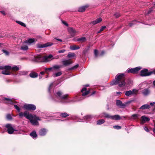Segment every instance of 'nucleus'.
Here are the masks:
<instances>
[{"mask_svg": "<svg viewBox=\"0 0 155 155\" xmlns=\"http://www.w3.org/2000/svg\"><path fill=\"white\" fill-rule=\"evenodd\" d=\"M20 117L21 118L24 116L27 119L30 120V122L33 125H38V120H40L39 117H37L36 115H33L30 114L27 111H25L24 113L21 112L19 114Z\"/></svg>", "mask_w": 155, "mask_h": 155, "instance_id": "1", "label": "nucleus"}, {"mask_svg": "<svg viewBox=\"0 0 155 155\" xmlns=\"http://www.w3.org/2000/svg\"><path fill=\"white\" fill-rule=\"evenodd\" d=\"M125 78L124 74L123 73L118 74L115 77V80H113L110 84L111 86L114 85L118 84L120 87L125 86Z\"/></svg>", "mask_w": 155, "mask_h": 155, "instance_id": "2", "label": "nucleus"}, {"mask_svg": "<svg viewBox=\"0 0 155 155\" xmlns=\"http://www.w3.org/2000/svg\"><path fill=\"white\" fill-rule=\"evenodd\" d=\"M53 56L49 54L48 56H43L41 55H38L35 56L33 60L37 62H48L51 60V58Z\"/></svg>", "mask_w": 155, "mask_h": 155, "instance_id": "3", "label": "nucleus"}, {"mask_svg": "<svg viewBox=\"0 0 155 155\" xmlns=\"http://www.w3.org/2000/svg\"><path fill=\"white\" fill-rule=\"evenodd\" d=\"M56 95L61 100L60 101L62 103H67L69 102L68 94H64L61 91H59L56 93Z\"/></svg>", "mask_w": 155, "mask_h": 155, "instance_id": "4", "label": "nucleus"}, {"mask_svg": "<svg viewBox=\"0 0 155 155\" xmlns=\"http://www.w3.org/2000/svg\"><path fill=\"white\" fill-rule=\"evenodd\" d=\"M11 66L8 65L0 66V69L2 70V73L3 74L9 75L11 74L9 70L11 69Z\"/></svg>", "mask_w": 155, "mask_h": 155, "instance_id": "5", "label": "nucleus"}, {"mask_svg": "<svg viewBox=\"0 0 155 155\" xmlns=\"http://www.w3.org/2000/svg\"><path fill=\"white\" fill-rule=\"evenodd\" d=\"M5 126L7 129V132L9 134H13L15 131L17 130L13 128L12 125L11 124H7Z\"/></svg>", "mask_w": 155, "mask_h": 155, "instance_id": "6", "label": "nucleus"}, {"mask_svg": "<svg viewBox=\"0 0 155 155\" xmlns=\"http://www.w3.org/2000/svg\"><path fill=\"white\" fill-rule=\"evenodd\" d=\"M141 69V68L140 67H137L134 68H129L127 70L126 72L129 73L136 74Z\"/></svg>", "mask_w": 155, "mask_h": 155, "instance_id": "7", "label": "nucleus"}, {"mask_svg": "<svg viewBox=\"0 0 155 155\" xmlns=\"http://www.w3.org/2000/svg\"><path fill=\"white\" fill-rule=\"evenodd\" d=\"M90 91H86V88L84 87L81 90V92L82 93V96L80 98V99L78 100V101H80L83 99L84 98V96L87 95L90 93Z\"/></svg>", "mask_w": 155, "mask_h": 155, "instance_id": "8", "label": "nucleus"}, {"mask_svg": "<svg viewBox=\"0 0 155 155\" xmlns=\"http://www.w3.org/2000/svg\"><path fill=\"white\" fill-rule=\"evenodd\" d=\"M153 74L152 71L148 72L147 69L142 70L140 72V75L142 77L149 76Z\"/></svg>", "mask_w": 155, "mask_h": 155, "instance_id": "9", "label": "nucleus"}, {"mask_svg": "<svg viewBox=\"0 0 155 155\" xmlns=\"http://www.w3.org/2000/svg\"><path fill=\"white\" fill-rule=\"evenodd\" d=\"M24 107L25 109L28 110H34L36 108L35 105L31 104H25Z\"/></svg>", "mask_w": 155, "mask_h": 155, "instance_id": "10", "label": "nucleus"}, {"mask_svg": "<svg viewBox=\"0 0 155 155\" xmlns=\"http://www.w3.org/2000/svg\"><path fill=\"white\" fill-rule=\"evenodd\" d=\"M3 101L5 103L13 104L12 100L9 98H4L2 96H0V101Z\"/></svg>", "mask_w": 155, "mask_h": 155, "instance_id": "11", "label": "nucleus"}, {"mask_svg": "<svg viewBox=\"0 0 155 155\" xmlns=\"http://www.w3.org/2000/svg\"><path fill=\"white\" fill-rule=\"evenodd\" d=\"M53 44V43L50 42H48L45 44H38L37 45L38 48H44L47 47L48 46H51Z\"/></svg>", "mask_w": 155, "mask_h": 155, "instance_id": "12", "label": "nucleus"}, {"mask_svg": "<svg viewBox=\"0 0 155 155\" xmlns=\"http://www.w3.org/2000/svg\"><path fill=\"white\" fill-rule=\"evenodd\" d=\"M63 65L64 66H67L69 65L72 63V61L70 59L64 60L62 61Z\"/></svg>", "mask_w": 155, "mask_h": 155, "instance_id": "13", "label": "nucleus"}, {"mask_svg": "<svg viewBox=\"0 0 155 155\" xmlns=\"http://www.w3.org/2000/svg\"><path fill=\"white\" fill-rule=\"evenodd\" d=\"M68 31L72 37L75 36V34L78 32L75 29L71 27L68 28Z\"/></svg>", "mask_w": 155, "mask_h": 155, "instance_id": "14", "label": "nucleus"}, {"mask_svg": "<svg viewBox=\"0 0 155 155\" xmlns=\"http://www.w3.org/2000/svg\"><path fill=\"white\" fill-rule=\"evenodd\" d=\"M116 103L117 105L120 108H124L125 107V104L122 103L120 100H116Z\"/></svg>", "mask_w": 155, "mask_h": 155, "instance_id": "15", "label": "nucleus"}, {"mask_svg": "<svg viewBox=\"0 0 155 155\" xmlns=\"http://www.w3.org/2000/svg\"><path fill=\"white\" fill-rule=\"evenodd\" d=\"M47 131L48 130L45 129H41L39 131V134L41 136H44L45 135Z\"/></svg>", "mask_w": 155, "mask_h": 155, "instance_id": "16", "label": "nucleus"}, {"mask_svg": "<svg viewBox=\"0 0 155 155\" xmlns=\"http://www.w3.org/2000/svg\"><path fill=\"white\" fill-rule=\"evenodd\" d=\"M102 21V19L100 18H97L96 20L93 21L90 23V24L92 25H95L98 23Z\"/></svg>", "mask_w": 155, "mask_h": 155, "instance_id": "17", "label": "nucleus"}, {"mask_svg": "<svg viewBox=\"0 0 155 155\" xmlns=\"http://www.w3.org/2000/svg\"><path fill=\"white\" fill-rule=\"evenodd\" d=\"M29 76L32 78H36L38 76V74L35 72H32L29 74Z\"/></svg>", "mask_w": 155, "mask_h": 155, "instance_id": "18", "label": "nucleus"}, {"mask_svg": "<svg viewBox=\"0 0 155 155\" xmlns=\"http://www.w3.org/2000/svg\"><path fill=\"white\" fill-rule=\"evenodd\" d=\"M142 92L144 95L147 96L149 94L150 91L149 89L146 88L143 90L142 91Z\"/></svg>", "mask_w": 155, "mask_h": 155, "instance_id": "19", "label": "nucleus"}, {"mask_svg": "<svg viewBox=\"0 0 155 155\" xmlns=\"http://www.w3.org/2000/svg\"><path fill=\"white\" fill-rule=\"evenodd\" d=\"M88 7V5H86L80 7L78 8V11L79 12H84L85 11L86 9Z\"/></svg>", "mask_w": 155, "mask_h": 155, "instance_id": "20", "label": "nucleus"}, {"mask_svg": "<svg viewBox=\"0 0 155 155\" xmlns=\"http://www.w3.org/2000/svg\"><path fill=\"white\" fill-rule=\"evenodd\" d=\"M93 118V116L91 115H89L85 116L84 117V119L85 121L88 122L90 121Z\"/></svg>", "mask_w": 155, "mask_h": 155, "instance_id": "21", "label": "nucleus"}, {"mask_svg": "<svg viewBox=\"0 0 155 155\" xmlns=\"http://www.w3.org/2000/svg\"><path fill=\"white\" fill-rule=\"evenodd\" d=\"M121 118L120 116L118 115L112 116V117H111V119L113 120H120Z\"/></svg>", "mask_w": 155, "mask_h": 155, "instance_id": "22", "label": "nucleus"}, {"mask_svg": "<svg viewBox=\"0 0 155 155\" xmlns=\"http://www.w3.org/2000/svg\"><path fill=\"white\" fill-rule=\"evenodd\" d=\"M150 119L144 116H142L141 117V120L144 123L145 122L148 121Z\"/></svg>", "mask_w": 155, "mask_h": 155, "instance_id": "23", "label": "nucleus"}, {"mask_svg": "<svg viewBox=\"0 0 155 155\" xmlns=\"http://www.w3.org/2000/svg\"><path fill=\"white\" fill-rule=\"evenodd\" d=\"M135 90L133 89L132 91H126L125 94L127 96H129L131 94H133L134 93Z\"/></svg>", "mask_w": 155, "mask_h": 155, "instance_id": "24", "label": "nucleus"}, {"mask_svg": "<svg viewBox=\"0 0 155 155\" xmlns=\"http://www.w3.org/2000/svg\"><path fill=\"white\" fill-rule=\"evenodd\" d=\"M150 108V106L148 104H144L141 106L140 109L144 110L145 109H149Z\"/></svg>", "mask_w": 155, "mask_h": 155, "instance_id": "25", "label": "nucleus"}, {"mask_svg": "<svg viewBox=\"0 0 155 155\" xmlns=\"http://www.w3.org/2000/svg\"><path fill=\"white\" fill-rule=\"evenodd\" d=\"M35 41V39L34 38H30L28 40H26L25 41V43L31 44Z\"/></svg>", "mask_w": 155, "mask_h": 155, "instance_id": "26", "label": "nucleus"}, {"mask_svg": "<svg viewBox=\"0 0 155 155\" xmlns=\"http://www.w3.org/2000/svg\"><path fill=\"white\" fill-rule=\"evenodd\" d=\"M79 46H77L76 45H74L70 46V49L72 50H74L77 49H78L80 48Z\"/></svg>", "mask_w": 155, "mask_h": 155, "instance_id": "27", "label": "nucleus"}, {"mask_svg": "<svg viewBox=\"0 0 155 155\" xmlns=\"http://www.w3.org/2000/svg\"><path fill=\"white\" fill-rule=\"evenodd\" d=\"M75 56V54L74 53L69 52L67 57L68 58H71Z\"/></svg>", "mask_w": 155, "mask_h": 155, "instance_id": "28", "label": "nucleus"}, {"mask_svg": "<svg viewBox=\"0 0 155 155\" xmlns=\"http://www.w3.org/2000/svg\"><path fill=\"white\" fill-rule=\"evenodd\" d=\"M86 40V39L85 37H81L77 39V41H80L81 42H83L85 41Z\"/></svg>", "mask_w": 155, "mask_h": 155, "instance_id": "29", "label": "nucleus"}, {"mask_svg": "<svg viewBox=\"0 0 155 155\" xmlns=\"http://www.w3.org/2000/svg\"><path fill=\"white\" fill-rule=\"evenodd\" d=\"M140 116V115L138 114H133L131 116V119L133 120H136L138 119Z\"/></svg>", "mask_w": 155, "mask_h": 155, "instance_id": "30", "label": "nucleus"}, {"mask_svg": "<svg viewBox=\"0 0 155 155\" xmlns=\"http://www.w3.org/2000/svg\"><path fill=\"white\" fill-rule=\"evenodd\" d=\"M105 120L104 119H100L97 121V125H101L104 123Z\"/></svg>", "mask_w": 155, "mask_h": 155, "instance_id": "31", "label": "nucleus"}, {"mask_svg": "<svg viewBox=\"0 0 155 155\" xmlns=\"http://www.w3.org/2000/svg\"><path fill=\"white\" fill-rule=\"evenodd\" d=\"M30 136L33 138H36L37 137V134L35 131L32 132L30 134Z\"/></svg>", "mask_w": 155, "mask_h": 155, "instance_id": "32", "label": "nucleus"}, {"mask_svg": "<svg viewBox=\"0 0 155 155\" xmlns=\"http://www.w3.org/2000/svg\"><path fill=\"white\" fill-rule=\"evenodd\" d=\"M103 114L104 115V117H105L107 118H110L111 119V117H112V116L110 115L109 114H107L105 113H104ZM104 116H102L101 117H103Z\"/></svg>", "mask_w": 155, "mask_h": 155, "instance_id": "33", "label": "nucleus"}, {"mask_svg": "<svg viewBox=\"0 0 155 155\" xmlns=\"http://www.w3.org/2000/svg\"><path fill=\"white\" fill-rule=\"evenodd\" d=\"M62 74V73L61 72H59L53 74V76L55 78L57 77L60 76Z\"/></svg>", "mask_w": 155, "mask_h": 155, "instance_id": "34", "label": "nucleus"}, {"mask_svg": "<svg viewBox=\"0 0 155 155\" xmlns=\"http://www.w3.org/2000/svg\"><path fill=\"white\" fill-rule=\"evenodd\" d=\"M11 69H12V70L14 71H18L19 69V66H14L13 67H12Z\"/></svg>", "mask_w": 155, "mask_h": 155, "instance_id": "35", "label": "nucleus"}, {"mask_svg": "<svg viewBox=\"0 0 155 155\" xmlns=\"http://www.w3.org/2000/svg\"><path fill=\"white\" fill-rule=\"evenodd\" d=\"M21 49L25 51L28 49V48L26 45H23L21 46Z\"/></svg>", "mask_w": 155, "mask_h": 155, "instance_id": "36", "label": "nucleus"}, {"mask_svg": "<svg viewBox=\"0 0 155 155\" xmlns=\"http://www.w3.org/2000/svg\"><path fill=\"white\" fill-rule=\"evenodd\" d=\"M60 116L61 117H66L69 116V114H67L66 113H61L60 114Z\"/></svg>", "mask_w": 155, "mask_h": 155, "instance_id": "37", "label": "nucleus"}, {"mask_svg": "<svg viewBox=\"0 0 155 155\" xmlns=\"http://www.w3.org/2000/svg\"><path fill=\"white\" fill-rule=\"evenodd\" d=\"M62 67L61 65H55L53 66V69L58 70Z\"/></svg>", "mask_w": 155, "mask_h": 155, "instance_id": "38", "label": "nucleus"}, {"mask_svg": "<svg viewBox=\"0 0 155 155\" xmlns=\"http://www.w3.org/2000/svg\"><path fill=\"white\" fill-rule=\"evenodd\" d=\"M79 66V65L78 64H77L75 66L69 68L68 69V70H74V69L77 68Z\"/></svg>", "mask_w": 155, "mask_h": 155, "instance_id": "39", "label": "nucleus"}, {"mask_svg": "<svg viewBox=\"0 0 155 155\" xmlns=\"http://www.w3.org/2000/svg\"><path fill=\"white\" fill-rule=\"evenodd\" d=\"M16 22L22 26H23V27L26 26L25 24L21 21H16Z\"/></svg>", "mask_w": 155, "mask_h": 155, "instance_id": "40", "label": "nucleus"}, {"mask_svg": "<svg viewBox=\"0 0 155 155\" xmlns=\"http://www.w3.org/2000/svg\"><path fill=\"white\" fill-rule=\"evenodd\" d=\"M6 118L8 120H11L12 119V116L10 114H7L6 116Z\"/></svg>", "mask_w": 155, "mask_h": 155, "instance_id": "41", "label": "nucleus"}, {"mask_svg": "<svg viewBox=\"0 0 155 155\" xmlns=\"http://www.w3.org/2000/svg\"><path fill=\"white\" fill-rule=\"evenodd\" d=\"M138 22L136 21H134L130 23L129 24V25L130 27H131L133 25L136 24L137 22Z\"/></svg>", "mask_w": 155, "mask_h": 155, "instance_id": "42", "label": "nucleus"}, {"mask_svg": "<svg viewBox=\"0 0 155 155\" xmlns=\"http://www.w3.org/2000/svg\"><path fill=\"white\" fill-rule=\"evenodd\" d=\"M53 70V67L48 68H45V71L47 73L48 71H52Z\"/></svg>", "mask_w": 155, "mask_h": 155, "instance_id": "43", "label": "nucleus"}, {"mask_svg": "<svg viewBox=\"0 0 155 155\" xmlns=\"http://www.w3.org/2000/svg\"><path fill=\"white\" fill-rule=\"evenodd\" d=\"M113 127L114 128L117 130L120 129L121 128V126L118 125H114L113 126Z\"/></svg>", "mask_w": 155, "mask_h": 155, "instance_id": "44", "label": "nucleus"}, {"mask_svg": "<svg viewBox=\"0 0 155 155\" xmlns=\"http://www.w3.org/2000/svg\"><path fill=\"white\" fill-rule=\"evenodd\" d=\"M14 107L16 109L18 112H19L20 110V108L17 105H14Z\"/></svg>", "mask_w": 155, "mask_h": 155, "instance_id": "45", "label": "nucleus"}, {"mask_svg": "<svg viewBox=\"0 0 155 155\" xmlns=\"http://www.w3.org/2000/svg\"><path fill=\"white\" fill-rule=\"evenodd\" d=\"M152 8H151L149 9V11H148V12H145V14L146 15L149 14L152 12Z\"/></svg>", "mask_w": 155, "mask_h": 155, "instance_id": "46", "label": "nucleus"}, {"mask_svg": "<svg viewBox=\"0 0 155 155\" xmlns=\"http://www.w3.org/2000/svg\"><path fill=\"white\" fill-rule=\"evenodd\" d=\"M27 73V72L26 71H21L20 72V74L21 75H25Z\"/></svg>", "mask_w": 155, "mask_h": 155, "instance_id": "47", "label": "nucleus"}, {"mask_svg": "<svg viewBox=\"0 0 155 155\" xmlns=\"http://www.w3.org/2000/svg\"><path fill=\"white\" fill-rule=\"evenodd\" d=\"M98 51L96 50L95 49L94 50V54L95 57H97L98 56Z\"/></svg>", "mask_w": 155, "mask_h": 155, "instance_id": "48", "label": "nucleus"}, {"mask_svg": "<svg viewBox=\"0 0 155 155\" xmlns=\"http://www.w3.org/2000/svg\"><path fill=\"white\" fill-rule=\"evenodd\" d=\"M114 15L116 18H117L120 16V15L119 13L117 12L114 14Z\"/></svg>", "mask_w": 155, "mask_h": 155, "instance_id": "49", "label": "nucleus"}, {"mask_svg": "<svg viewBox=\"0 0 155 155\" xmlns=\"http://www.w3.org/2000/svg\"><path fill=\"white\" fill-rule=\"evenodd\" d=\"M2 51L3 53H5V54L6 55H8L9 54V52L5 50H3Z\"/></svg>", "mask_w": 155, "mask_h": 155, "instance_id": "50", "label": "nucleus"}, {"mask_svg": "<svg viewBox=\"0 0 155 155\" xmlns=\"http://www.w3.org/2000/svg\"><path fill=\"white\" fill-rule=\"evenodd\" d=\"M66 51V50L65 49H62V50H59L58 51V53H61L64 52Z\"/></svg>", "mask_w": 155, "mask_h": 155, "instance_id": "51", "label": "nucleus"}, {"mask_svg": "<svg viewBox=\"0 0 155 155\" xmlns=\"http://www.w3.org/2000/svg\"><path fill=\"white\" fill-rule=\"evenodd\" d=\"M53 83H52L50 84L49 87V88H48L49 92H50V90L51 89V87H53Z\"/></svg>", "mask_w": 155, "mask_h": 155, "instance_id": "52", "label": "nucleus"}, {"mask_svg": "<svg viewBox=\"0 0 155 155\" xmlns=\"http://www.w3.org/2000/svg\"><path fill=\"white\" fill-rule=\"evenodd\" d=\"M150 104L151 106L153 107L155 109V102H151L150 103Z\"/></svg>", "mask_w": 155, "mask_h": 155, "instance_id": "53", "label": "nucleus"}, {"mask_svg": "<svg viewBox=\"0 0 155 155\" xmlns=\"http://www.w3.org/2000/svg\"><path fill=\"white\" fill-rule=\"evenodd\" d=\"M132 101H127L125 103V104H125V107L127 105H128Z\"/></svg>", "mask_w": 155, "mask_h": 155, "instance_id": "54", "label": "nucleus"}, {"mask_svg": "<svg viewBox=\"0 0 155 155\" xmlns=\"http://www.w3.org/2000/svg\"><path fill=\"white\" fill-rule=\"evenodd\" d=\"M106 26H103L101 27L100 29L101 30V31H102L104 30Z\"/></svg>", "mask_w": 155, "mask_h": 155, "instance_id": "55", "label": "nucleus"}, {"mask_svg": "<svg viewBox=\"0 0 155 155\" xmlns=\"http://www.w3.org/2000/svg\"><path fill=\"white\" fill-rule=\"evenodd\" d=\"M121 94V92H116V94L115 95L116 96H118V95H120Z\"/></svg>", "mask_w": 155, "mask_h": 155, "instance_id": "56", "label": "nucleus"}, {"mask_svg": "<svg viewBox=\"0 0 155 155\" xmlns=\"http://www.w3.org/2000/svg\"><path fill=\"white\" fill-rule=\"evenodd\" d=\"M62 23L66 26H68V25L67 23H66L65 21H62Z\"/></svg>", "mask_w": 155, "mask_h": 155, "instance_id": "57", "label": "nucleus"}, {"mask_svg": "<svg viewBox=\"0 0 155 155\" xmlns=\"http://www.w3.org/2000/svg\"><path fill=\"white\" fill-rule=\"evenodd\" d=\"M144 129L147 132H149V130L148 128L147 127H144Z\"/></svg>", "mask_w": 155, "mask_h": 155, "instance_id": "58", "label": "nucleus"}, {"mask_svg": "<svg viewBox=\"0 0 155 155\" xmlns=\"http://www.w3.org/2000/svg\"><path fill=\"white\" fill-rule=\"evenodd\" d=\"M0 12L3 15H5V12L4 11H0Z\"/></svg>", "mask_w": 155, "mask_h": 155, "instance_id": "59", "label": "nucleus"}, {"mask_svg": "<svg viewBox=\"0 0 155 155\" xmlns=\"http://www.w3.org/2000/svg\"><path fill=\"white\" fill-rule=\"evenodd\" d=\"M55 39L57 40H58V41H60V42H62V40L61 39H59V38H55Z\"/></svg>", "mask_w": 155, "mask_h": 155, "instance_id": "60", "label": "nucleus"}, {"mask_svg": "<svg viewBox=\"0 0 155 155\" xmlns=\"http://www.w3.org/2000/svg\"><path fill=\"white\" fill-rule=\"evenodd\" d=\"M104 53V51H101V54H100V55L102 56L103 55Z\"/></svg>", "mask_w": 155, "mask_h": 155, "instance_id": "61", "label": "nucleus"}, {"mask_svg": "<svg viewBox=\"0 0 155 155\" xmlns=\"http://www.w3.org/2000/svg\"><path fill=\"white\" fill-rule=\"evenodd\" d=\"M5 36V35H4V34H3V35L2 34H0V38H2L3 37Z\"/></svg>", "mask_w": 155, "mask_h": 155, "instance_id": "62", "label": "nucleus"}, {"mask_svg": "<svg viewBox=\"0 0 155 155\" xmlns=\"http://www.w3.org/2000/svg\"><path fill=\"white\" fill-rule=\"evenodd\" d=\"M44 71H41L40 72V74L43 75L44 74Z\"/></svg>", "mask_w": 155, "mask_h": 155, "instance_id": "63", "label": "nucleus"}, {"mask_svg": "<svg viewBox=\"0 0 155 155\" xmlns=\"http://www.w3.org/2000/svg\"><path fill=\"white\" fill-rule=\"evenodd\" d=\"M153 84L154 86L155 87V81H153Z\"/></svg>", "mask_w": 155, "mask_h": 155, "instance_id": "64", "label": "nucleus"}]
</instances>
